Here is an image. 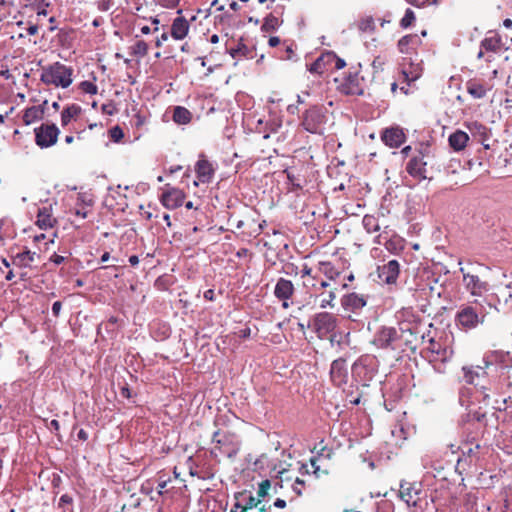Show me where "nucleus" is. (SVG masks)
I'll return each instance as SVG.
<instances>
[{
  "mask_svg": "<svg viewBox=\"0 0 512 512\" xmlns=\"http://www.w3.org/2000/svg\"><path fill=\"white\" fill-rule=\"evenodd\" d=\"M44 115V108L41 105L27 108L23 114V122L25 125H31L41 120Z\"/></svg>",
  "mask_w": 512,
  "mask_h": 512,
  "instance_id": "obj_20",
  "label": "nucleus"
},
{
  "mask_svg": "<svg viewBox=\"0 0 512 512\" xmlns=\"http://www.w3.org/2000/svg\"><path fill=\"white\" fill-rule=\"evenodd\" d=\"M419 489L416 484L402 482L400 484L399 496L408 506H416L419 500Z\"/></svg>",
  "mask_w": 512,
  "mask_h": 512,
  "instance_id": "obj_11",
  "label": "nucleus"
},
{
  "mask_svg": "<svg viewBox=\"0 0 512 512\" xmlns=\"http://www.w3.org/2000/svg\"><path fill=\"white\" fill-rule=\"evenodd\" d=\"M325 450H321V453L316 456V457H312L310 459V465L311 467L313 468V473L316 475V476H319L320 473H327V465H325V462H327L330 458V452L331 450H327L328 453L326 455H324V452Z\"/></svg>",
  "mask_w": 512,
  "mask_h": 512,
  "instance_id": "obj_19",
  "label": "nucleus"
},
{
  "mask_svg": "<svg viewBox=\"0 0 512 512\" xmlns=\"http://www.w3.org/2000/svg\"><path fill=\"white\" fill-rule=\"evenodd\" d=\"M268 43H269V46L276 47L280 43V39L276 36H273V37L269 38Z\"/></svg>",
  "mask_w": 512,
  "mask_h": 512,
  "instance_id": "obj_51",
  "label": "nucleus"
},
{
  "mask_svg": "<svg viewBox=\"0 0 512 512\" xmlns=\"http://www.w3.org/2000/svg\"><path fill=\"white\" fill-rule=\"evenodd\" d=\"M185 194L182 190L166 185L161 195V203L167 209H176L183 204Z\"/></svg>",
  "mask_w": 512,
  "mask_h": 512,
  "instance_id": "obj_5",
  "label": "nucleus"
},
{
  "mask_svg": "<svg viewBox=\"0 0 512 512\" xmlns=\"http://www.w3.org/2000/svg\"><path fill=\"white\" fill-rule=\"evenodd\" d=\"M274 506L280 509H283L286 507V501L280 498H277L274 502Z\"/></svg>",
  "mask_w": 512,
  "mask_h": 512,
  "instance_id": "obj_50",
  "label": "nucleus"
},
{
  "mask_svg": "<svg viewBox=\"0 0 512 512\" xmlns=\"http://www.w3.org/2000/svg\"><path fill=\"white\" fill-rule=\"evenodd\" d=\"M322 113L319 108L313 107L306 111L302 125L310 133H317L322 124Z\"/></svg>",
  "mask_w": 512,
  "mask_h": 512,
  "instance_id": "obj_7",
  "label": "nucleus"
},
{
  "mask_svg": "<svg viewBox=\"0 0 512 512\" xmlns=\"http://www.w3.org/2000/svg\"><path fill=\"white\" fill-rule=\"evenodd\" d=\"M80 89L87 94L95 95L97 94V86L91 81H83L80 83Z\"/></svg>",
  "mask_w": 512,
  "mask_h": 512,
  "instance_id": "obj_38",
  "label": "nucleus"
},
{
  "mask_svg": "<svg viewBox=\"0 0 512 512\" xmlns=\"http://www.w3.org/2000/svg\"><path fill=\"white\" fill-rule=\"evenodd\" d=\"M300 472H301V474H309L308 465L307 464H302V466L300 468Z\"/></svg>",
  "mask_w": 512,
  "mask_h": 512,
  "instance_id": "obj_58",
  "label": "nucleus"
},
{
  "mask_svg": "<svg viewBox=\"0 0 512 512\" xmlns=\"http://www.w3.org/2000/svg\"><path fill=\"white\" fill-rule=\"evenodd\" d=\"M204 298L207 300H213L214 298V291L212 289H209L204 292Z\"/></svg>",
  "mask_w": 512,
  "mask_h": 512,
  "instance_id": "obj_54",
  "label": "nucleus"
},
{
  "mask_svg": "<svg viewBox=\"0 0 512 512\" xmlns=\"http://www.w3.org/2000/svg\"><path fill=\"white\" fill-rule=\"evenodd\" d=\"M342 304L347 309L357 310L366 305V300L362 295L351 293L344 297Z\"/></svg>",
  "mask_w": 512,
  "mask_h": 512,
  "instance_id": "obj_22",
  "label": "nucleus"
},
{
  "mask_svg": "<svg viewBox=\"0 0 512 512\" xmlns=\"http://www.w3.org/2000/svg\"><path fill=\"white\" fill-rule=\"evenodd\" d=\"M415 20L414 12L411 9H407L404 17L401 19V26L407 28Z\"/></svg>",
  "mask_w": 512,
  "mask_h": 512,
  "instance_id": "obj_40",
  "label": "nucleus"
},
{
  "mask_svg": "<svg viewBox=\"0 0 512 512\" xmlns=\"http://www.w3.org/2000/svg\"><path fill=\"white\" fill-rule=\"evenodd\" d=\"M61 307H62L61 302L56 301V302L53 303V305H52V312H53V314L55 316L59 315V313L61 311Z\"/></svg>",
  "mask_w": 512,
  "mask_h": 512,
  "instance_id": "obj_47",
  "label": "nucleus"
},
{
  "mask_svg": "<svg viewBox=\"0 0 512 512\" xmlns=\"http://www.w3.org/2000/svg\"><path fill=\"white\" fill-rule=\"evenodd\" d=\"M78 438L85 440L87 438V433L84 430H80L78 432Z\"/></svg>",
  "mask_w": 512,
  "mask_h": 512,
  "instance_id": "obj_62",
  "label": "nucleus"
},
{
  "mask_svg": "<svg viewBox=\"0 0 512 512\" xmlns=\"http://www.w3.org/2000/svg\"><path fill=\"white\" fill-rule=\"evenodd\" d=\"M461 272L463 273L464 286L470 292L471 295L481 296L484 292L488 290L487 283L481 281L477 275L465 273L463 268H461Z\"/></svg>",
  "mask_w": 512,
  "mask_h": 512,
  "instance_id": "obj_6",
  "label": "nucleus"
},
{
  "mask_svg": "<svg viewBox=\"0 0 512 512\" xmlns=\"http://www.w3.org/2000/svg\"><path fill=\"white\" fill-rule=\"evenodd\" d=\"M362 223L368 233H374L380 229L378 220L374 216L365 215Z\"/></svg>",
  "mask_w": 512,
  "mask_h": 512,
  "instance_id": "obj_32",
  "label": "nucleus"
},
{
  "mask_svg": "<svg viewBox=\"0 0 512 512\" xmlns=\"http://www.w3.org/2000/svg\"><path fill=\"white\" fill-rule=\"evenodd\" d=\"M73 69L60 62L44 67L40 79L46 85L67 88L73 81Z\"/></svg>",
  "mask_w": 512,
  "mask_h": 512,
  "instance_id": "obj_1",
  "label": "nucleus"
},
{
  "mask_svg": "<svg viewBox=\"0 0 512 512\" xmlns=\"http://www.w3.org/2000/svg\"><path fill=\"white\" fill-rule=\"evenodd\" d=\"M130 54L142 58L148 53V45L143 40L136 41L130 48Z\"/></svg>",
  "mask_w": 512,
  "mask_h": 512,
  "instance_id": "obj_30",
  "label": "nucleus"
},
{
  "mask_svg": "<svg viewBox=\"0 0 512 512\" xmlns=\"http://www.w3.org/2000/svg\"><path fill=\"white\" fill-rule=\"evenodd\" d=\"M331 377L337 385H340L342 383L344 377V375L342 374V362L334 361L332 363Z\"/></svg>",
  "mask_w": 512,
  "mask_h": 512,
  "instance_id": "obj_33",
  "label": "nucleus"
},
{
  "mask_svg": "<svg viewBox=\"0 0 512 512\" xmlns=\"http://www.w3.org/2000/svg\"><path fill=\"white\" fill-rule=\"evenodd\" d=\"M481 47L486 51L495 52L500 48V42L495 38H486L482 41Z\"/></svg>",
  "mask_w": 512,
  "mask_h": 512,
  "instance_id": "obj_36",
  "label": "nucleus"
},
{
  "mask_svg": "<svg viewBox=\"0 0 512 512\" xmlns=\"http://www.w3.org/2000/svg\"><path fill=\"white\" fill-rule=\"evenodd\" d=\"M279 25V19L273 15H269L264 19L261 29L265 32H269L275 30Z\"/></svg>",
  "mask_w": 512,
  "mask_h": 512,
  "instance_id": "obj_34",
  "label": "nucleus"
},
{
  "mask_svg": "<svg viewBox=\"0 0 512 512\" xmlns=\"http://www.w3.org/2000/svg\"><path fill=\"white\" fill-rule=\"evenodd\" d=\"M345 66H346V62L343 59L339 58L334 53V59L331 60V67H333L336 70H340V69H343Z\"/></svg>",
  "mask_w": 512,
  "mask_h": 512,
  "instance_id": "obj_43",
  "label": "nucleus"
},
{
  "mask_svg": "<svg viewBox=\"0 0 512 512\" xmlns=\"http://www.w3.org/2000/svg\"><path fill=\"white\" fill-rule=\"evenodd\" d=\"M191 119L192 114L188 109L182 106H177L174 108L173 120L175 123L185 125L188 124L191 121Z\"/></svg>",
  "mask_w": 512,
  "mask_h": 512,
  "instance_id": "obj_24",
  "label": "nucleus"
},
{
  "mask_svg": "<svg viewBox=\"0 0 512 512\" xmlns=\"http://www.w3.org/2000/svg\"><path fill=\"white\" fill-rule=\"evenodd\" d=\"M271 487V482L270 480L268 479H265L263 480L260 484H259V488H258V491H257V496L259 498H264L267 494H268V491Z\"/></svg>",
  "mask_w": 512,
  "mask_h": 512,
  "instance_id": "obj_39",
  "label": "nucleus"
},
{
  "mask_svg": "<svg viewBox=\"0 0 512 512\" xmlns=\"http://www.w3.org/2000/svg\"><path fill=\"white\" fill-rule=\"evenodd\" d=\"M407 1L414 6L421 7V6L425 5L426 3H436L437 0H407Z\"/></svg>",
  "mask_w": 512,
  "mask_h": 512,
  "instance_id": "obj_46",
  "label": "nucleus"
},
{
  "mask_svg": "<svg viewBox=\"0 0 512 512\" xmlns=\"http://www.w3.org/2000/svg\"><path fill=\"white\" fill-rule=\"evenodd\" d=\"M81 112V108L75 104L66 107L61 113V124L67 126L72 119L76 118Z\"/></svg>",
  "mask_w": 512,
  "mask_h": 512,
  "instance_id": "obj_25",
  "label": "nucleus"
},
{
  "mask_svg": "<svg viewBox=\"0 0 512 512\" xmlns=\"http://www.w3.org/2000/svg\"><path fill=\"white\" fill-rule=\"evenodd\" d=\"M35 142L40 148H49L56 144L60 130L55 124H42L35 128Z\"/></svg>",
  "mask_w": 512,
  "mask_h": 512,
  "instance_id": "obj_3",
  "label": "nucleus"
},
{
  "mask_svg": "<svg viewBox=\"0 0 512 512\" xmlns=\"http://www.w3.org/2000/svg\"><path fill=\"white\" fill-rule=\"evenodd\" d=\"M261 502V498H256L253 495H249L244 504H240L239 502H237L235 503L234 507L236 509H240L241 512H250V510H256L257 507L261 504Z\"/></svg>",
  "mask_w": 512,
  "mask_h": 512,
  "instance_id": "obj_27",
  "label": "nucleus"
},
{
  "mask_svg": "<svg viewBox=\"0 0 512 512\" xmlns=\"http://www.w3.org/2000/svg\"><path fill=\"white\" fill-rule=\"evenodd\" d=\"M231 221H233V222L235 221V227L237 229H241L243 227V225H244V222L242 220L232 219Z\"/></svg>",
  "mask_w": 512,
  "mask_h": 512,
  "instance_id": "obj_59",
  "label": "nucleus"
},
{
  "mask_svg": "<svg viewBox=\"0 0 512 512\" xmlns=\"http://www.w3.org/2000/svg\"><path fill=\"white\" fill-rule=\"evenodd\" d=\"M334 59V52L327 51L322 53L313 64L310 65L309 71L318 75L323 74L331 67V60Z\"/></svg>",
  "mask_w": 512,
  "mask_h": 512,
  "instance_id": "obj_12",
  "label": "nucleus"
},
{
  "mask_svg": "<svg viewBox=\"0 0 512 512\" xmlns=\"http://www.w3.org/2000/svg\"><path fill=\"white\" fill-rule=\"evenodd\" d=\"M503 26L506 28H512V20L507 18L503 21Z\"/></svg>",
  "mask_w": 512,
  "mask_h": 512,
  "instance_id": "obj_60",
  "label": "nucleus"
},
{
  "mask_svg": "<svg viewBox=\"0 0 512 512\" xmlns=\"http://www.w3.org/2000/svg\"><path fill=\"white\" fill-rule=\"evenodd\" d=\"M314 327L319 335H326L335 329L336 319L329 313H320L314 319Z\"/></svg>",
  "mask_w": 512,
  "mask_h": 512,
  "instance_id": "obj_9",
  "label": "nucleus"
},
{
  "mask_svg": "<svg viewBox=\"0 0 512 512\" xmlns=\"http://www.w3.org/2000/svg\"><path fill=\"white\" fill-rule=\"evenodd\" d=\"M363 462L368 464V467L373 470L376 467L375 462L372 459H367L366 457H363Z\"/></svg>",
  "mask_w": 512,
  "mask_h": 512,
  "instance_id": "obj_53",
  "label": "nucleus"
},
{
  "mask_svg": "<svg viewBox=\"0 0 512 512\" xmlns=\"http://www.w3.org/2000/svg\"><path fill=\"white\" fill-rule=\"evenodd\" d=\"M109 258H110L109 253H108V252H105V253L102 255V257H101V261H102V262H106V261H108V260H109Z\"/></svg>",
  "mask_w": 512,
  "mask_h": 512,
  "instance_id": "obj_64",
  "label": "nucleus"
},
{
  "mask_svg": "<svg viewBox=\"0 0 512 512\" xmlns=\"http://www.w3.org/2000/svg\"><path fill=\"white\" fill-rule=\"evenodd\" d=\"M382 140L386 145L397 148L404 143L405 134L402 129L392 127L384 131Z\"/></svg>",
  "mask_w": 512,
  "mask_h": 512,
  "instance_id": "obj_13",
  "label": "nucleus"
},
{
  "mask_svg": "<svg viewBox=\"0 0 512 512\" xmlns=\"http://www.w3.org/2000/svg\"><path fill=\"white\" fill-rule=\"evenodd\" d=\"M181 169H182V166L177 165V166L171 167V168L169 169V173H170V174H173V173H176V172L180 171Z\"/></svg>",
  "mask_w": 512,
  "mask_h": 512,
  "instance_id": "obj_57",
  "label": "nucleus"
},
{
  "mask_svg": "<svg viewBox=\"0 0 512 512\" xmlns=\"http://www.w3.org/2000/svg\"><path fill=\"white\" fill-rule=\"evenodd\" d=\"M50 260L53 263H55L56 265H59V264H61L64 261V257L60 256V255H57V254H54V255L51 256Z\"/></svg>",
  "mask_w": 512,
  "mask_h": 512,
  "instance_id": "obj_48",
  "label": "nucleus"
},
{
  "mask_svg": "<svg viewBox=\"0 0 512 512\" xmlns=\"http://www.w3.org/2000/svg\"><path fill=\"white\" fill-rule=\"evenodd\" d=\"M48 428L51 429V430L53 429V430L57 431L59 429V422H58V420H56V419L51 420L49 425H48Z\"/></svg>",
  "mask_w": 512,
  "mask_h": 512,
  "instance_id": "obj_52",
  "label": "nucleus"
},
{
  "mask_svg": "<svg viewBox=\"0 0 512 512\" xmlns=\"http://www.w3.org/2000/svg\"><path fill=\"white\" fill-rule=\"evenodd\" d=\"M213 442L223 446H232L238 444L234 435H227L220 431L214 433Z\"/></svg>",
  "mask_w": 512,
  "mask_h": 512,
  "instance_id": "obj_29",
  "label": "nucleus"
},
{
  "mask_svg": "<svg viewBox=\"0 0 512 512\" xmlns=\"http://www.w3.org/2000/svg\"><path fill=\"white\" fill-rule=\"evenodd\" d=\"M189 22L184 17H177L171 25V36L175 40H183L189 32Z\"/></svg>",
  "mask_w": 512,
  "mask_h": 512,
  "instance_id": "obj_14",
  "label": "nucleus"
},
{
  "mask_svg": "<svg viewBox=\"0 0 512 512\" xmlns=\"http://www.w3.org/2000/svg\"><path fill=\"white\" fill-rule=\"evenodd\" d=\"M469 140L466 132L457 130L449 137V144L455 151L463 150Z\"/></svg>",
  "mask_w": 512,
  "mask_h": 512,
  "instance_id": "obj_21",
  "label": "nucleus"
},
{
  "mask_svg": "<svg viewBox=\"0 0 512 512\" xmlns=\"http://www.w3.org/2000/svg\"><path fill=\"white\" fill-rule=\"evenodd\" d=\"M301 273H302V277H304L306 275H310L311 269L308 268L307 266H304V268L302 269Z\"/></svg>",
  "mask_w": 512,
  "mask_h": 512,
  "instance_id": "obj_61",
  "label": "nucleus"
},
{
  "mask_svg": "<svg viewBox=\"0 0 512 512\" xmlns=\"http://www.w3.org/2000/svg\"><path fill=\"white\" fill-rule=\"evenodd\" d=\"M336 298V294L334 290H331L328 295L323 296L320 300V307L325 309L327 307H333V301Z\"/></svg>",
  "mask_w": 512,
  "mask_h": 512,
  "instance_id": "obj_37",
  "label": "nucleus"
},
{
  "mask_svg": "<svg viewBox=\"0 0 512 512\" xmlns=\"http://www.w3.org/2000/svg\"><path fill=\"white\" fill-rule=\"evenodd\" d=\"M358 28L362 32H371L375 28V23L372 17H366L359 21Z\"/></svg>",
  "mask_w": 512,
  "mask_h": 512,
  "instance_id": "obj_35",
  "label": "nucleus"
},
{
  "mask_svg": "<svg viewBox=\"0 0 512 512\" xmlns=\"http://www.w3.org/2000/svg\"><path fill=\"white\" fill-rule=\"evenodd\" d=\"M467 92L475 99H481L485 97L489 88L477 81H468L466 84Z\"/></svg>",
  "mask_w": 512,
  "mask_h": 512,
  "instance_id": "obj_23",
  "label": "nucleus"
},
{
  "mask_svg": "<svg viewBox=\"0 0 512 512\" xmlns=\"http://www.w3.org/2000/svg\"><path fill=\"white\" fill-rule=\"evenodd\" d=\"M468 128L470 129V131L476 132L482 137H486L487 129L482 124H480L478 122H473L468 125Z\"/></svg>",
  "mask_w": 512,
  "mask_h": 512,
  "instance_id": "obj_41",
  "label": "nucleus"
},
{
  "mask_svg": "<svg viewBox=\"0 0 512 512\" xmlns=\"http://www.w3.org/2000/svg\"><path fill=\"white\" fill-rule=\"evenodd\" d=\"M399 271V263L396 260H390L383 266L378 267V276L383 282L392 284L396 282Z\"/></svg>",
  "mask_w": 512,
  "mask_h": 512,
  "instance_id": "obj_10",
  "label": "nucleus"
},
{
  "mask_svg": "<svg viewBox=\"0 0 512 512\" xmlns=\"http://www.w3.org/2000/svg\"><path fill=\"white\" fill-rule=\"evenodd\" d=\"M483 363H484V366L478 365L476 367H470V368L464 367L463 368L464 377L467 382L473 383L475 376H480V374L485 373L484 368L488 367L489 362L484 359Z\"/></svg>",
  "mask_w": 512,
  "mask_h": 512,
  "instance_id": "obj_26",
  "label": "nucleus"
},
{
  "mask_svg": "<svg viewBox=\"0 0 512 512\" xmlns=\"http://www.w3.org/2000/svg\"><path fill=\"white\" fill-rule=\"evenodd\" d=\"M167 40H168V34H167V33H163V34L160 36V38H158V39L156 40L155 45H156L157 47H161L162 43H163V42H165V41H167Z\"/></svg>",
  "mask_w": 512,
  "mask_h": 512,
  "instance_id": "obj_49",
  "label": "nucleus"
},
{
  "mask_svg": "<svg viewBox=\"0 0 512 512\" xmlns=\"http://www.w3.org/2000/svg\"><path fill=\"white\" fill-rule=\"evenodd\" d=\"M129 263L132 265V266H135L139 263V258L136 256V255H132L129 257Z\"/></svg>",
  "mask_w": 512,
  "mask_h": 512,
  "instance_id": "obj_55",
  "label": "nucleus"
},
{
  "mask_svg": "<svg viewBox=\"0 0 512 512\" xmlns=\"http://www.w3.org/2000/svg\"><path fill=\"white\" fill-rule=\"evenodd\" d=\"M140 31L143 35H147L151 32V29L147 25H144L140 28Z\"/></svg>",
  "mask_w": 512,
  "mask_h": 512,
  "instance_id": "obj_56",
  "label": "nucleus"
},
{
  "mask_svg": "<svg viewBox=\"0 0 512 512\" xmlns=\"http://www.w3.org/2000/svg\"><path fill=\"white\" fill-rule=\"evenodd\" d=\"M110 136L111 138L115 141V142H118L120 139H122L123 137V131L121 130L120 127L116 126V127H113L111 130H110Z\"/></svg>",
  "mask_w": 512,
  "mask_h": 512,
  "instance_id": "obj_44",
  "label": "nucleus"
},
{
  "mask_svg": "<svg viewBox=\"0 0 512 512\" xmlns=\"http://www.w3.org/2000/svg\"><path fill=\"white\" fill-rule=\"evenodd\" d=\"M422 70L423 69L420 63H415L411 59H405L402 64V78L406 85L400 87V90L404 94L409 93L410 84L421 77Z\"/></svg>",
  "mask_w": 512,
  "mask_h": 512,
  "instance_id": "obj_4",
  "label": "nucleus"
},
{
  "mask_svg": "<svg viewBox=\"0 0 512 512\" xmlns=\"http://www.w3.org/2000/svg\"><path fill=\"white\" fill-rule=\"evenodd\" d=\"M304 486H305V481L297 477L294 481L292 489L296 493L297 496H301L303 494Z\"/></svg>",
  "mask_w": 512,
  "mask_h": 512,
  "instance_id": "obj_42",
  "label": "nucleus"
},
{
  "mask_svg": "<svg viewBox=\"0 0 512 512\" xmlns=\"http://www.w3.org/2000/svg\"><path fill=\"white\" fill-rule=\"evenodd\" d=\"M74 500L72 495L65 493L63 494L58 502V508L62 510V512H73L74 509Z\"/></svg>",
  "mask_w": 512,
  "mask_h": 512,
  "instance_id": "obj_31",
  "label": "nucleus"
},
{
  "mask_svg": "<svg viewBox=\"0 0 512 512\" xmlns=\"http://www.w3.org/2000/svg\"><path fill=\"white\" fill-rule=\"evenodd\" d=\"M407 172L418 179H426V162L423 157H414L407 164Z\"/></svg>",
  "mask_w": 512,
  "mask_h": 512,
  "instance_id": "obj_15",
  "label": "nucleus"
},
{
  "mask_svg": "<svg viewBox=\"0 0 512 512\" xmlns=\"http://www.w3.org/2000/svg\"><path fill=\"white\" fill-rule=\"evenodd\" d=\"M36 224L40 229L44 230L52 228L56 224V219L52 215L51 205L39 209Z\"/></svg>",
  "mask_w": 512,
  "mask_h": 512,
  "instance_id": "obj_16",
  "label": "nucleus"
},
{
  "mask_svg": "<svg viewBox=\"0 0 512 512\" xmlns=\"http://www.w3.org/2000/svg\"><path fill=\"white\" fill-rule=\"evenodd\" d=\"M180 0H160V3L163 7L166 8H175L179 4Z\"/></svg>",
  "mask_w": 512,
  "mask_h": 512,
  "instance_id": "obj_45",
  "label": "nucleus"
},
{
  "mask_svg": "<svg viewBox=\"0 0 512 512\" xmlns=\"http://www.w3.org/2000/svg\"><path fill=\"white\" fill-rule=\"evenodd\" d=\"M484 319V313L469 305L462 306L455 316L457 326L464 330L475 329L484 322Z\"/></svg>",
  "mask_w": 512,
  "mask_h": 512,
  "instance_id": "obj_2",
  "label": "nucleus"
},
{
  "mask_svg": "<svg viewBox=\"0 0 512 512\" xmlns=\"http://www.w3.org/2000/svg\"><path fill=\"white\" fill-rule=\"evenodd\" d=\"M398 333L393 327H384L376 335L373 340L374 345L378 348H390L393 343L397 340Z\"/></svg>",
  "mask_w": 512,
  "mask_h": 512,
  "instance_id": "obj_8",
  "label": "nucleus"
},
{
  "mask_svg": "<svg viewBox=\"0 0 512 512\" xmlns=\"http://www.w3.org/2000/svg\"><path fill=\"white\" fill-rule=\"evenodd\" d=\"M294 292V285L290 280L280 278L275 286L274 294L280 300H288Z\"/></svg>",
  "mask_w": 512,
  "mask_h": 512,
  "instance_id": "obj_17",
  "label": "nucleus"
},
{
  "mask_svg": "<svg viewBox=\"0 0 512 512\" xmlns=\"http://www.w3.org/2000/svg\"><path fill=\"white\" fill-rule=\"evenodd\" d=\"M36 256L37 254L35 252L27 250L22 253H18L14 258V263L18 266L28 267L32 262H34Z\"/></svg>",
  "mask_w": 512,
  "mask_h": 512,
  "instance_id": "obj_28",
  "label": "nucleus"
},
{
  "mask_svg": "<svg viewBox=\"0 0 512 512\" xmlns=\"http://www.w3.org/2000/svg\"><path fill=\"white\" fill-rule=\"evenodd\" d=\"M76 215L81 217V218H86L87 217V213L85 211H81V210H77L76 211Z\"/></svg>",
  "mask_w": 512,
  "mask_h": 512,
  "instance_id": "obj_63",
  "label": "nucleus"
},
{
  "mask_svg": "<svg viewBox=\"0 0 512 512\" xmlns=\"http://www.w3.org/2000/svg\"><path fill=\"white\" fill-rule=\"evenodd\" d=\"M195 170L199 181L202 183L209 182L214 172L211 163L205 159L198 160Z\"/></svg>",
  "mask_w": 512,
  "mask_h": 512,
  "instance_id": "obj_18",
  "label": "nucleus"
}]
</instances>
